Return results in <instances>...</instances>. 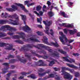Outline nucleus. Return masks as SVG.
Segmentation results:
<instances>
[{
    "label": "nucleus",
    "instance_id": "58",
    "mask_svg": "<svg viewBox=\"0 0 80 80\" xmlns=\"http://www.w3.org/2000/svg\"><path fill=\"white\" fill-rule=\"evenodd\" d=\"M42 10L43 12H47V10L45 9H43Z\"/></svg>",
    "mask_w": 80,
    "mask_h": 80
},
{
    "label": "nucleus",
    "instance_id": "4",
    "mask_svg": "<svg viewBox=\"0 0 80 80\" xmlns=\"http://www.w3.org/2000/svg\"><path fill=\"white\" fill-rule=\"evenodd\" d=\"M59 25L60 27H71L72 28L73 27V24H68L67 23H62V24H59Z\"/></svg>",
    "mask_w": 80,
    "mask_h": 80
},
{
    "label": "nucleus",
    "instance_id": "25",
    "mask_svg": "<svg viewBox=\"0 0 80 80\" xmlns=\"http://www.w3.org/2000/svg\"><path fill=\"white\" fill-rule=\"evenodd\" d=\"M58 51L61 53H62V54H66L67 53L66 52L63 51V50L62 49H59Z\"/></svg>",
    "mask_w": 80,
    "mask_h": 80
},
{
    "label": "nucleus",
    "instance_id": "26",
    "mask_svg": "<svg viewBox=\"0 0 80 80\" xmlns=\"http://www.w3.org/2000/svg\"><path fill=\"white\" fill-rule=\"evenodd\" d=\"M49 72H50L48 71L47 72H44L43 73H39V75H40V76H43V75H45V74H46V73H49Z\"/></svg>",
    "mask_w": 80,
    "mask_h": 80
},
{
    "label": "nucleus",
    "instance_id": "16",
    "mask_svg": "<svg viewBox=\"0 0 80 80\" xmlns=\"http://www.w3.org/2000/svg\"><path fill=\"white\" fill-rule=\"evenodd\" d=\"M20 16L22 17V20H23V21H24V24H25L26 23L25 22V21H26V16L22 15H21Z\"/></svg>",
    "mask_w": 80,
    "mask_h": 80
},
{
    "label": "nucleus",
    "instance_id": "53",
    "mask_svg": "<svg viewBox=\"0 0 80 80\" xmlns=\"http://www.w3.org/2000/svg\"><path fill=\"white\" fill-rule=\"evenodd\" d=\"M68 4H69V5H72V4H73V2H69L68 3Z\"/></svg>",
    "mask_w": 80,
    "mask_h": 80
},
{
    "label": "nucleus",
    "instance_id": "35",
    "mask_svg": "<svg viewBox=\"0 0 80 80\" xmlns=\"http://www.w3.org/2000/svg\"><path fill=\"white\" fill-rule=\"evenodd\" d=\"M37 21L39 23H40V24H41V21H42V18H40V19H39L38 18H37Z\"/></svg>",
    "mask_w": 80,
    "mask_h": 80
},
{
    "label": "nucleus",
    "instance_id": "1",
    "mask_svg": "<svg viewBox=\"0 0 80 80\" xmlns=\"http://www.w3.org/2000/svg\"><path fill=\"white\" fill-rule=\"evenodd\" d=\"M62 75H64V78L66 79H69V80H71L72 78V76L69 73L66 72L65 71V70H68L71 72V73H73L74 72V70L73 69H71L68 68H66L65 67H62Z\"/></svg>",
    "mask_w": 80,
    "mask_h": 80
},
{
    "label": "nucleus",
    "instance_id": "32",
    "mask_svg": "<svg viewBox=\"0 0 80 80\" xmlns=\"http://www.w3.org/2000/svg\"><path fill=\"white\" fill-rule=\"evenodd\" d=\"M50 34L51 35H52V36L53 37V33H54V32L53 31V30L52 29L50 31Z\"/></svg>",
    "mask_w": 80,
    "mask_h": 80
},
{
    "label": "nucleus",
    "instance_id": "22",
    "mask_svg": "<svg viewBox=\"0 0 80 80\" xmlns=\"http://www.w3.org/2000/svg\"><path fill=\"white\" fill-rule=\"evenodd\" d=\"M47 40H48V38H47V37H44L43 38V41L44 42H46V43H48V42H47Z\"/></svg>",
    "mask_w": 80,
    "mask_h": 80
},
{
    "label": "nucleus",
    "instance_id": "12",
    "mask_svg": "<svg viewBox=\"0 0 80 80\" xmlns=\"http://www.w3.org/2000/svg\"><path fill=\"white\" fill-rule=\"evenodd\" d=\"M22 28L25 32H28L29 30H30V29L29 28V27L27 25H26L25 27H23Z\"/></svg>",
    "mask_w": 80,
    "mask_h": 80
},
{
    "label": "nucleus",
    "instance_id": "39",
    "mask_svg": "<svg viewBox=\"0 0 80 80\" xmlns=\"http://www.w3.org/2000/svg\"><path fill=\"white\" fill-rule=\"evenodd\" d=\"M6 45V44H5L4 43H0V47H3L4 45Z\"/></svg>",
    "mask_w": 80,
    "mask_h": 80
},
{
    "label": "nucleus",
    "instance_id": "18",
    "mask_svg": "<svg viewBox=\"0 0 80 80\" xmlns=\"http://www.w3.org/2000/svg\"><path fill=\"white\" fill-rule=\"evenodd\" d=\"M77 30L76 29H74V31H73L72 30H69V32L70 34H74V33L77 32Z\"/></svg>",
    "mask_w": 80,
    "mask_h": 80
},
{
    "label": "nucleus",
    "instance_id": "13",
    "mask_svg": "<svg viewBox=\"0 0 80 80\" xmlns=\"http://www.w3.org/2000/svg\"><path fill=\"white\" fill-rule=\"evenodd\" d=\"M33 13H35L36 15H37L38 16H42L43 15V12L42 11H39V13H37V12L36 11H34L33 12Z\"/></svg>",
    "mask_w": 80,
    "mask_h": 80
},
{
    "label": "nucleus",
    "instance_id": "33",
    "mask_svg": "<svg viewBox=\"0 0 80 80\" xmlns=\"http://www.w3.org/2000/svg\"><path fill=\"white\" fill-rule=\"evenodd\" d=\"M38 35H43V33L42 32H40L39 31L37 32Z\"/></svg>",
    "mask_w": 80,
    "mask_h": 80
},
{
    "label": "nucleus",
    "instance_id": "23",
    "mask_svg": "<svg viewBox=\"0 0 80 80\" xmlns=\"http://www.w3.org/2000/svg\"><path fill=\"white\" fill-rule=\"evenodd\" d=\"M57 62V61H52L50 62V64L49 65V66H52V65H53L55 63V62Z\"/></svg>",
    "mask_w": 80,
    "mask_h": 80
},
{
    "label": "nucleus",
    "instance_id": "50",
    "mask_svg": "<svg viewBox=\"0 0 80 80\" xmlns=\"http://www.w3.org/2000/svg\"><path fill=\"white\" fill-rule=\"evenodd\" d=\"M77 36L78 37H80V32H78L77 33Z\"/></svg>",
    "mask_w": 80,
    "mask_h": 80
},
{
    "label": "nucleus",
    "instance_id": "31",
    "mask_svg": "<svg viewBox=\"0 0 80 80\" xmlns=\"http://www.w3.org/2000/svg\"><path fill=\"white\" fill-rule=\"evenodd\" d=\"M48 14L50 17H52V16L53 15V12H52V11L49 12Z\"/></svg>",
    "mask_w": 80,
    "mask_h": 80
},
{
    "label": "nucleus",
    "instance_id": "21",
    "mask_svg": "<svg viewBox=\"0 0 80 80\" xmlns=\"http://www.w3.org/2000/svg\"><path fill=\"white\" fill-rule=\"evenodd\" d=\"M50 45H54V46H55V47H58V43H55L54 42H51L50 44Z\"/></svg>",
    "mask_w": 80,
    "mask_h": 80
},
{
    "label": "nucleus",
    "instance_id": "11",
    "mask_svg": "<svg viewBox=\"0 0 80 80\" xmlns=\"http://www.w3.org/2000/svg\"><path fill=\"white\" fill-rule=\"evenodd\" d=\"M28 41H32V42H38V40L37 39H36L34 38V36H32L29 39H28Z\"/></svg>",
    "mask_w": 80,
    "mask_h": 80
},
{
    "label": "nucleus",
    "instance_id": "37",
    "mask_svg": "<svg viewBox=\"0 0 80 80\" xmlns=\"http://www.w3.org/2000/svg\"><path fill=\"white\" fill-rule=\"evenodd\" d=\"M68 30L67 29H63V31L64 33H66V34H67V32L68 31Z\"/></svg>",
    "mask_w": 80,
    "mask_h": 80
},
{
    "label": "nucleus",
    "instance_id": "14",
    "mask_svg": "<svg viewBox=\"0 0 80 80\" xmlns=\"http://www.w3.org/2000/svg\"><path fill=\"white\" fill-rule=\"evenodd\" d=\"M59 15H62V16L65 18H68V16L67 15V14L65 13L64 12H61Z\"/></svg>",
    "mask_w": 80,
    "mask_h": 80
},
{
    "label": "nucleus",
    "instance_id": "45",
    "mask_svg": "<svg viewBox=\"0 0 80 80\" xmlns=\"http://www.w3.org/2000/svg\"><path fill=\"white\" fill-rule=\"evenodd\" d=\"M55 78H56V79H57V80H59V79H60V78L59 77V76L57 75V76H56L55 77Z\"/></svg>",
    "mask_w": 80,
    "mask_h": 80
},
{
    "label": "nucleus",
    "instance_id": "10",
    "mask_svg": "<svg viewBox=\"0 0 80 80\" xmlns=\"http://www.w3.org/2000/svg\"><path fill=\"white\" fill-rule=\"evenodd\" d=\"M15 5H16L17 7H21L22 9V10H24L25 12H27V10H26V9L25 8V7H24V6H23V5L21 4L17 3H16L15 4Z\"/></svg>",
    "mask_w": 80,
    "mask_h": 80
},
{
    "label": "nucleus",
    "instance_id": "3",
    "mask_svg": "<svg viewBox=\"0 0 80 80\" xmlns=\"http://www.w3.org/2000/svg\"><path fill=\"white\" fill-rule=\"evenodd\" d=\"M43 23L45 25L46 30L44 31V32L46 33L48 35H49L50 34L48 31H49V29L50 28V25L52 24V22L50 21L48 22H45V21H43Z\"/></svg>",
    "mask_w": 80,
    "mask_h": 80
},
{
    "label": "nucleus",
    "instance_id": "44",
    "mask_svg": "<svg viewBox=\"0 0 80 80\" xmlns=\"http://www.w3.org/2000/svg\"><path fill=\"white\" fill-rule=\"evenodd\" d=\"M47 4H48V7H49V6L50 5H51V2H49V1H48L47 2Z\"/></svg>",
    "mask_w": 80,
    "mask_h": 80
},
{
    "label": "nucleus",
    "instance_id": "64",
    "mask_svg": "<svg viewBox=\"0 0 80 80\" xmlns=\"http://www.w3.org/2000/svg\"><path fill=\"white\" fill-rule=\"evenodd\" d=\"M21 38H22V39H24V37H23V36H22L21 37Z\"/></svg>",
    "mask_w": 80,
    "mask_h": 80
},
{
    "label": "nucleus",
    "instance_id": "28",
    "mask_svg": "<svg viewBox=\"0 0 80 80\" xmlns=\"http://www.w3.org/2000/svg\"><path fill=\"white\" fill-rule=\"evenodd\" d=\"M41 8L42 7H41L40 6H38L36 7V10H37V11H39V10H40V9H41Z\"/></svg>",
    "mask_w": 80,
    "mask_h": 80
},
{
    "label": "nucleus",
    "instance_id": "19",
    "mask_svg": "<svg viewBox=\"0 0 80 80\" xmlns=\"http://www.w3.org/2000/svg\"><path fill=\"white\" fill-rule=\"evenodd\" d=\"M43 62L42 60H40L38 62V66H43Z\"/></svg>",
    "mask_w": 80,
    "mask_h": 80
},
{
    "label": "nucleus",
    "instance_id": "8",
    "mask_svg": "<svg viewBox=\"0 0 80 80\" xmlns=\"http://www.w3.org/2000/svg\"><path fill=\"white\" fill-rule=\"evenodd\" d=\"M48 51L51 52L50 54H51V56L54 57H58V55L57 54V52H52V50L51 49H49Z\"/></svg>",
    "mask_w": 80,
    "mask_h": 80
},
{
    "label": "nucleus",
    "instance_id": "27",
    "mask_svg": "<svg viewBox=\"0 0 80 80\" xmlns=\"http://www.w3.org/2000/svg\"><path fill=\"white\" fill-rule=\"evenodd\" d=\"M7 21L6 20H0V24H3L4 22H6Z\"/></svg>",
    "mask_w": 80,
    "mask_h": 80
},
{
    "label": "nucleus",
    "instance_id": "24",
    "mask_svg": "<svg viewBox=\"0 0 80 80\" xmlns=\"http://www.w3.org/2000/svg\"><path fill=\"white\" fill-rule=\"evenodd\" d=\"M28 77H29L30 78H33V79L36 78H37V77L34 76V75H30L29 76H28Z\"/></svg>",
    "mask_w": 80,
    "mask_h": 80
},
{
    "label": "nucleus",
    "instance_id": "2",
    "mask_svg": "<svg viewBox=\"0 0 80 80\" xmlns=\"http://www.w3.org/2000/svg\"><path fill=\"white\" fill-rule=\"evenodd\" d=\"M59 34L61 36V37H60L59 39L63 44H65V43L64 42V40H63L64 38L65 41H66V42L68 43H72V42H73L74 41V40H67V38H66V36L63 35V32H59Z\"/></svg>",
    "mask_w": 80,
    "mask_h": 80
},
{
    "label": "nucleus",
    "instance_id": "46",
    "mask_svg": "<svg viewBox=\"0 0 80 80\" xmlns=\"http://www.w3.org/2000/svg\"><path fill=\"white\" fill-rule=\"evenodd\" d=\"M22 75H27V73H26L25 72H22L21 73Z\"/></svg>",
    "mask_w": 80,
    "mask_h": 80
},
{
    "label": "nucleus",
    "instance_id": "9",
    "mask_svg": "<svg viewBox=\"0 0 80 80\" xmlns=\"http://www.w3.org/2000/svg\"><path fill=\"white\" fill-rule=\"evenodd\" d=\"M8 23H10V24L13 25H17L18 24L17 20L13 21L12 19H10V21L8 22Z\"/></svg>",
    "mask_w": 80,
    "mask_h": 80
},
{
    "label": "nucleus",
    "instance_id": "63",
    "mask_svg": "<svg viewBox=\"0 0 80 80\" xmlns=\"http://www.w3.org/2000/svg\"><path fill=\"white\" fill-rule=\"evenodd\" d=\"M52 8H53V6H51V8H50V10H52Z\"/></svg>",
    "mask_w": 80,
    "mask_h": 80
},
{
    "label": "nucleus",
    "instance_id": "42",
    "mask_svg": "<svg viewBox=\"0 0 80 80\" xmlns=\"http://www.w3.org/2000/svg\"><path fill=\"white\" fill-rule=\"evenodd\" d=\"M39 47H46V46H44L43 45L40 44L39 45Z\"/></svg>",
    "mask_w": 80,
    "mask_h": 80
},
{
    "label": "nucleus",
    "instance_id": "48",
    "mask_svg": "<svg viewBox=\"0 0 80 80\" xmlns=\"http://www.w3.org/2000/svg\"><path fill=\"white\" fill-rule=\"evenodd\" d=\"M3 65H5L6 66H8V63H5L3 64Z\"/></svg>",
    "mask_w": 80,
    "mask_h": 80
},
{
    "label": "nucleus",
    "instance_id": "59",
    "mask_svg": "<svg viewBox=\"0 0 80 80\" xmlns=\"http://www.w3.org/2000/svg\"><path fill=\"white\" fill-rule=\"evenodd\" d=\"M47 7L45 5H44L43 6V9H45Z\"/></svg>",
    "mask_w": 80,
    "mask_h": 80
},
{
    "label": "nucleus",
    "instance_id": "43",
    "mask_svg": "<svg viewBox=\"0 0 80 80\" xmlns=\"http://www.w3.org/2000/svg\"><path fill=\"white\" fill-rule=\"evenodd\" d=\"M15 42H17V43H21V40H17L15 41Z\"/></svg>",
    "mask_w": 80,
    "mask_h": 80
},
{
    "label": "nucleus",
    "instance_id": "29",
    "mask_svg": "<svg viewBox=\"0 0 80 80\" xmlns=\"http://www.w3.org/2000/svg\"><path fill=\"white\" fill-rule=\"evenodd\" d=\"M75 77H78V76H80V74L77 72H75Z\"/></svg>",
    "mask_w": 80,
    "mask_h": 80
},
{
    "label": "nucleus",
    "instance_id": "17",
    "mask_svg": "<svg viewBox=\"0 0 80 80\" xmlns=\"http://www.w3.org/2000/svg\"><path fill=\"white\" fill-rule=\"evenodd\" d=\"M6 49L7 50H12V51H14V50H15V49H12V47L9 46V45H7V47L6 48Z\"/></svg>",
    "mask_w": 80,
    "mask_h": 80
},
{
    "label": "nucleus",
    "instance_id": "54",
    "mask_svg": "<svg viewBox=\"0 0 80 80\" xmlns=\"http://www.w3.org/2000/svg\"><path fill=\"white\" fill-rule=\"evenodd\" d=\"M20 34L21 35H25V34L23 32H21L20 33Z\"/></svg>",
    "mask_w": 80,
    "mask_h": 80
},
{
    "label": "nucleus",
    "instance_id": "7",
    "mask_svg": "<svg viewBox=\"0 0 80 80\" xmlns=\"http://www.w3.org/2000/svg\"><path fill=\"white\" fill-rule=\"evenodd\" d=\"M11 7L12 8H6V10L9 12H15V11L17 10V8L16 6H14V5H12Z\"/></svg>",
    "mask_w": 80,
    "mask_h": 80
},
{
    "label": "nucleus",
    "instance_id": "15",
    "mask_svg": "<svg viewBox=\"0 0 80 80\" xmlns=\"http://www.w3.org/2000/svg\"><path fill=\"white\" fill-rule=\"evenodd\" d=\"M66 65L68 66L69 67H71V68H75L76 69H77L78 68L76 66H75L73 65V64H69L66 63Z\"/></svg>",
    "mask_w": 80,
    "mask_h": 80
},
{
    "label": "nucleus",
    "instance_id": "40",
    "mask_svg": "<svg viewBox=\"0 0 80 80\" xmlns=\"http://www.w3.org/2000/svg\"><path fill=\"white\" fill-rule=\"evenodd\" d=\"M73 55L75 57H77V56H79V54H78V53H74L73 54Z\"/></svg>",
    "mask_w": 80,
    "mask_h": 80
},
{
    "label": "nucleus",
    "instance_id": "60",
    "mask_svg": "<svg viewBox=\"0 0 80 80\" xmlns=\"http://www.w3.org/2000/svg\"><path fill=\"white\" fill-rule=\"evenodd\" d=\"M3 15H4V13H2L1 15V17H3Z\"/></svg>",
    "mask_w": 80,
    "mask_h": 80
},
{
    "label": "nucleus",
    "instance_id": "38",
    "mask_svg": "<svg viewBox=\"0 0 80 80\" xmlns=\"http://www.w3.org/2000/svg\"><path fill=\"white\" fill-rule=\"evenodd\" d=\"M53 77H54V75L52 74H51L49 75L48 78H53Z\"/></svg>",
    "mask_w": 80,
    "mask_h": 80
},
{
    "label": "nucleus",
    "instance_id": "6",
    "mask_svg": "<svg viewBox=\"0 0 80 80\" xmlns=\"http://www.w3.org/2000/svg\"><path fill=\"white\" fill-rule=\"evenodd\" d=\"M4 17H5V18H7L8 17H10V18H13V17H15L16 18V20H18V17L16 14H15L13 16H10V15H8V13H5L4 14Z\"/></svg>",
    "mask_w": 80,
    "mask_h": 80
},
{
    "label": "nucleus",
    "instance_id": "47",
    "mask_svg": "<svg viewBox=\"0 0 80 80\" xmlns=\"http://www.w3.org/2000/svg\"><path fill=\"white\" fill-rule=\"evenodd\" d=\"M38 27L39 28H42V26L41 25H38Z\"/></svg>",
    "mask_w": 80,
    "mask_h": 80
},
{
    "label": "nucleus",
    "instance_id": "5",
    "mask_svg": "<svg viewBox=\"0 0 80 80\" xmlns=\"http://www.w3.org/2000/svg\"><path fill=\"white\" fill-rule=\"evenodd\" d=\"M63 60H65V61L68 62H70V63H72V62H75V60L71 59L68 57H67L66 58L63 57Z\"/></svg>",
    "mask_w": 80,
    "mask_h": 80
},
{
    "label": "nucleus",
    "instance_id": "49",
    "mask_svg": "<svg viewBox=\"0 0 80 80\" xmlns=\"http://www.w3.org/2000/svg\"><path fill=\"white\" fill-rule=\"evenodd\" d=\"M20 61H21V62H22L23 63H25V62H26V61L25 60H23L22 59H21L20 60Z\"/></svg>",
    "mask_w": 80,
    "mask_h": 80
},
{
    "label": "nucleus",
    "instance_id": "36",
    "mask_svg": "<svg viewBox=\"0 0 80 80\" xmlns=\"http://www.w3.org/2000/svg\"><path fill=\"white\" fill-rule=\"evenodd\" d=\"M20 37L18 35L14 36L12 37L13 38H19Z\"/></svg>",
    "mask_w": 80,
    "mask_h": 80
},
{
    "label": "nucleus",
    "instance_id": "55",
    "mask_svg": "<svg viewBox=\"0 0 80 80\" xmlns=\"http://www.w3.org/2000/svg\"><path fill=\"white\" fill-rule=\"evenodd\" d=\"M63 48L65 50H68V48H67V47H64Z\"/></svg>",
    "mask_w": 80,
    "mask_h": 80
},
{
    "label": "nucleus",
    "instance_id": "30",
    "mask_svg": "<svg viewBox=\"0 0 80 80\" xmlns=\"http://www.w3.org/2000/svg\"><path fill=\"white\" fill-rule=\"evenodd\" d=\"M28 3H29V1H25L24 2V4L25 5H27V6L29 7V4H28Z\"/></svg>",
    "mask_w": 80,
    "mask_h": 80
},
{
    "label": "nucleus",
    "instance_id": "20",
    "mask_svg": "<svg viewBox=\"0 0 80 80\" xmlns=\"http://www.w3.org/2000/svg\"><path fill=\"white\" fill-rule=\"evenodd\" d=\"M10 28V26H9L8 25H6L2 26L1 28V29H0V30H3V28Z\"/></svg>",
    "mask_w": 80,
    "mask_h": 80
},
{
    "label": "nucleus",
    "instance_id": "61",
    "mask_svg": "<svg viewBox=\"0 0 80 80\" xmlns=\"http://www.w3.org/2000/svg\"><path fill=\"white\" fill-rule=\"evenodd\" d=\"M26 47H30V45H28L27 46H26Z\"/></svg>",
    "mask_w": 80,
    "mask_h": 80
},
{
    "label": "nucleus",
    "instance_id": "41",
    "mask_svg": "<svg viewBox=\"0 0 80 80\" xmlns=\"http://www.w3.org/2000/svg\"><path fill=\"white\" fill-rule=\"evenodd\" d=\"M35 4V2H32V3H31V4H29V6H32V5H34Z\"/></svg>",
    "mask_w": 80,
    "mask_h": 80
},
{
    "label": "nucleus",
    "instance_id": "62",
    "mask_svg": "<svg viewBox=\"0 0 80 80\" xmlns=\"http://www.w3.org/2000/svg\"><path fill=\"white\" fill-rule=\"evenodd\" d=\"M7 80H10V78H6Z\"/></svg>",
    "mask_w": 80,
    "mask_h": 80
},
{
    "label": "nucleus",
    "instance_id": "57",
    "mask_svg": "<svg viewBox=\"0 0 80 80\" xmlns=\"http://www.w3.org/2000/svg\"><path fill=\"white\" fill-rule=\"evenodd\" d=\"M44 58H45V59H46L47 58H48V57L46 56H44Z\"/></svg>",
    "mask_w": 80,
    "mask_h": 80
},
{
    "label": "nucleus",
    "instance_id": "34",
    "mask_svg": "<svg viewBox=\"0 0 80 80\" xmlns=\"http://www.w3.org/2000/svg\"><path fill=\"white\" fill-rule=\"evenodd\" d=\"M8 69V68L7 69H2V73H6L7 72V69Z\"/></svg>",
    "mask_w": 80,
    "mask_h": 80
},
{
    "label": "nucleus",
    "instance_id": "52",
    "mask_svg": "<svg viewBox=\"0 0 80 80\" xmlns=\"http://www.w3.org/2000/svg\"><path fill=\"white\" fill-rule=\"evenodd\" d=\"M68 46H70V49H71V50L72 49V46L70 45H68Z\"/></svg>",
    "mask_w": 80,
    "mask_h": 80
},
{
    "label": "nucleus",
    "instance_id": "56",
    "mask_svg": "<svg viewBox=\"0 0 80 80\" xmlns=\"http://www.w3.org/2000/svg\"><path fill=\"white\" fill-rule=\"evenodd\" d=\"M54 69L55 71H57L58 70V68H54Z\"/></svg>",
    "mask_w": 80,
    "mask_h": 80
},
{
    "label": "nucleus",
    "instance_id": "51",
    "mask_svg": "<svg viewBox=\"0 0 80 80\" xmlns=\"http://www.w3.org/2000/svg\"><path fill=\"white\" fill-rule=\"evenodd\" d=\"M22 78H23V76H21L19 78V80H21V79H22Z\"/></svg>",
    "mask_w": 80,
    "mask_h": 80
}]
</instances>
